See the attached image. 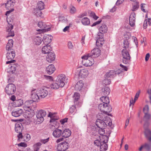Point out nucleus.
I'll list each match as a JSON object with an SVG mask.
<instances>
[{
  "label": "nucleus",
  "mask_w": 151,
  "mask_h": 151,
  "mask_svg": "<svg viewBox=\"0 0 151 151\" xmlns=\"http://www.w3.org/2000/svg\"><path fill=\"white\" fill-rule=\"evenodd\" d=\"M80 94L77 92L75 93L73 96L74 99V102L75 103L80 98Z\"/></svg>",
  "instance_id": "c03bdc74"
},
{
  "label": "nucleus",
  "mask_w": 151,
  "mask_h": 151,
  "mask_svg": "<svg viewBox=\"0 0 151 151\" xmlns=\"http://www.w3.org/2000/svg\"><path fill=\"white\" fill-rule=\"evenodd\" d=\"M98 108L101 112L105 114H107L112 111V108L109 104L106 106L104 104H100L98 106Z\"/></svg>",
  "instance_id": "0eeeda50"
},
{
  "label": "nucleus",
  "mask_w": 151,
  "mask_h": 151,
  "mask_svg": "<svg viewBox=\"0 0 151 151\" xmlns=\"http://www.w3.org/2000/svg\"><path fill=\"white\" fill-rule=\"evenodd\" d=\"M19 134L17 135L18 137L17 141L18 142H20L21 140V139H23V135H22V132H19Z\"/></svg>",
  "instance_id": "6e6d98bb"
},
{
  "label": "nucleus",
  "mask_w": 151,
  "mask_h": 151,
  "mask_svg": "<svg viewBox=\"0 0 151 151\" xmlns=\"http://www.w3.org/2000/svg\"><path fill=\"white\" fill-rule=\"evenodd\" d=\"M38 26L43 30L46 27V25L45 23H44L43 22H39L38 24Z\"/></svg>",
  "instance_id": "49530a36"
},
{
  "label": "nucleus",
  "mask_w": 151,
  "mask_h": 151,
  "mask_svg": "<svg viewBox=\"0 0 151 151\" xmlns=\"http://www.w3.org/2000/svg\"><path fill=\"white\" fill-rule=\"evenodd\" d=\"M69 147V144L66 141L61 143L57 147V149L60 151H64L67 149Z\"/></svg>",
  "instance_id": "1a4fd4ad"
},
{
  "label": "nucleus",
  "mask_w": 151,
  "mask_h": 151,
  "mask_svg": "<svg viewBox=\"0 0 151 151\" xmlns=\"http://www.w3.org/2000/svg\"><path fill=\"white\" fill-rule=\"evenodd\" d=\"M37 93L39 96L40 98H44L47 95L48 92L46 89L41 88L38 91Z\"/></svg>",
  "instance_id": "4468645a"
},
{
  "label": "nucleus",
  "mask_w": 151,
  "mask_h": 151,
  "mask_svg": "<svg viewBox=\"0 0 151 151\" xmlns=\"http://www.w3.org/2000/svg\"><path fill=\"white\" fill-rule=\"evenodd\" d=\"M15 80V76H11L10 77L8 80V82L9 83H12Z\"/></svg>",
  "instance_id": "4d7b16f0"
},
{
  "label": "nucleus",
  "mask_w": 151,
  "mask_h": 151,
  "mask_svg": "<svg viewBox=\"0 0 151 151\" xmlns=\"http://www.w3.org/2000/svg\"><path fill=\"white\" fill-rule=\"evenodd\" d=\"M103 41H100V40L97 39L96 42V46L98 47H101L103 45Z\"/></svg>",
  "instance_id": "603ef678"
},
{
  "label": "nucleus",
  "mask_w": 151,
  "mask_h": 151,
  "mask_svg": "<svg viewBox=\"0 0 151 151\" xmlns=\"http://www.w3.org/2000/svg\"><path fill=\"white\" fill-rule=\"evenodd\" d=\"M122 54L123 57L122 62L123 63L125 64L129 63L130 61V56L126 49L122 50Z\"/></svg>",
  "instance_id": "423d86ee"
},
{
  "label": "nucleus",
  "mask_w": 151,
  "mask_h": 151,
  "mask_svg": "<svg viewBox=\"0 0 151 151\" xmlns=\"http://www.w3.org/2000/svg\"><path fill=\"white\" fill-rule=\"evenodd\" d=\"M87 74V70L85 69H82L80 71L78 76H86Z\"/></svg>",
  "instance_id": "a18cd8bd"
},
{
  "label": "nucleus",
  "mask_w": 151,
  "mask_h": 151,
  "mask_svg": "<svg viewBox=\"0 0 151 151\" xmlns=\"http://www.w3.org/2000/svg\"><path fill=\"white\" fill-rule=\"evenodd\" d=\"M100 99L102 102V103L100 104H104L106 106L107 105V104H109L110 101L109 97L106 96H103L100 98Z\"/></svg>",
  "instance_id": "cd10ccee"
},
{
  "label": "nucleus",
  "mask_w": 151,
  "mask_h": 151,
  "mask_svg": "<svg viewBox=\"0 0 151 151\" xmlns=\"http://www.w3.org/2000/svg\"><path fill=\"white\" fill-rule=\"evenodd\" d=\"M76 110V107L74 106H72L70 108L69 111L71 114L73 113Z\"/></svg>",
  "instance_id": "052dcab7"
},
{
  "label": "nucleus",
  "mask_w": 151,
  "mask_h": 151,
  "mask_svg": "<svg viewBox=\"0 0 151 151\" xmlns=\"http://www.w3.org/2000/svg\"><path fill=\"white\" fill-rule=\"evenodd\" d=\"M55 58L54 53L52 52L49 53L46 57V60L49 63H52L54 61Z\"/></svg>",
  "instance_id": "a211bd4d"
},
{
  "label": "nucleus",
  "mask_w": 151,
  "mask_h": 151,
  "mask_svg": "<svg viewBox=\"0 0 151 151\" xmlns=\"http://www.w3.org/2000/svg\"><path fill=\"white\" fill-rule=\"evenodd\" d=\"M146 123L144 124V127L145 128V134L148 140L151 142V130H150L147 128H145Z\"/></svg>",
  "instance_id": "6ab92c4d"
},
{
  "label": "nucleus",
  "mask_w": 151,
  "mask_h": 151,
  "mask_svg": "<svg viewBox=\"0 0 151 151\" xmlns=\"http://www.w3.org/2000/svg\"><path fill=\"white\" fill-rule=\"evenodd\" d=\"M23 113V111L21 109L18 108L14 109L12 112V115L15 117L20 116Z\"/></svg>",
  "instance_id": "9b49d317"
},
{
  "label": "nucleus",
  "mask_w": 151,
  "mask_h": 151,
  "mask_svg": "<svg viewBox=\"0 0 151 151\" xmlns=\"http://www.w3.org/2000/svg\"><path fill=\"white\" fill-rule=\"evenodd\" d=\"M106 143H102L100 147V151H106L108 148V145Z\"/></svg>",
  "instance_id": "58836bf2"
},
{
  "label": "nucleus",
  "mask_w": 151,
  "mask_h": 151,
  "mask_svg": "<svg viewBox=\"0 0 151 151\" xmlns=\"http://www.w3.org/2000/svg\"><path fill=\"white\" fill-rule=\"evenodd\" d=\"M68 47L69 49H73L74 46L72 42L71 41H69L68 43Z\"/></svg>",
  "instance_id": "13d9d810"
},
{
  "label": "nucleus",
  "mask_w": 151,
  "mask_h": 151,
  "mask_svg": "<svg viewBox=\"0 0 151 151\" xmlns=\"http://www.w3.org/2000/svg\"><path fill=\"white\" fill-rule=\"evenodd\" d=\"M13 41L12 39L9 40L8 42L7 43L6 46V50H9L12 49L13 46Z\"/></svg>",
  "instance_id": "f704fd0d"
},
{
  "label": "nucleus",
  "mask_w": 151,
  "mask_h": 151,
  "mask_svg": "<svg viewBox=\"0 0 151 151\" xmlns=\"http://www.w3.org/2000/svg\"><path fill=\"white\" fill-rule=\"evenodd\" d=\"M68 78L66 76H58L56 82L53 83L50 85V87L54 89H57L59 87H63L68 82Z\"/></svg>",
  "instance_id": "f257e3e1"
},
{
  "label": "nucleus",
  "mask_w": 151,
  "mask_h": 151,
  "mask_svg": "<svg viewBox=\"0 0 151 151\" xmlns=\"http://www.w3.org/2000/svg\"><path fill=\"white\" fill-rule=\"evenodd\" d=\"M7 37H13L14 35V32L13 31H9Z\"/></svg>",
  "instance_id": "69168bd1"
},
{
  "label": "nucleus",
  "mask_w": 151,
  "mask_h": 151,
  "mask_svg": "<svg viewBox=\"0 0 151 151\" xmlns=\"http://www.w3.org/2000/svg\"><path fill=\"white\" fill-rule=\"evenodd\" d=\"M52 37L49 35H45L43 37L42 41L43 43L45 45H48L51 42V39Z\"/></svg>",
  "instance_id": "aec40b11"
},
{
  "label": "nucleus",
  "mask_w": 151,
  "mask_h": 151,
  "mask_svg": "<svg viewBox=\"0 0 151 151\" xmlns=\"http://www.w3.org/2000/svg\"><path fill=\"white\" fill-rule=\"evenodd\" d=\"M144 149L147 151H149L151 149V144L149 142H146L143 144Z\"/></svg>",
  "instance_id": "4c0bfd02"
},
{
  "label": "nucleus",
  "mask_w": 151,
  "mask_h": 151,
  "mask_svg": "<svg viewBox=\"0 0 151 151\" xmlns=\"http://www.w3.org/2000/svg\"><path fill=\"white\" fill-rule=\"evenodd\" d=\"M36 107L35 103L31 100H30L24 102L23 108L25 111H29L34 110Z\"/></svg>",
  "instance_id": "7ed1b4c3"
},
{
  "label": "nucleus",
  "mask_w": 151,
  "mask_h": 151,
  "mask_svg": "<svg viewBox=\"0 0 151 151\" xmlns=\"http://www.w3.org/2000/svg\"><path fill=\"white\" fill-rule=\"evenodd\" d=\"M33 12L35 15L37 17H41L42 14L41 10L39 9L38 8H35L34 9Z\"/></svg>",
  "instance_id": "7c9ffc66"
},
{
  "label": "nucleus",
  "mask_w": 151,
  "mask_h": 151,
  "mask_svg": "<svg viewBox=\"0 0 151 151\" xmlns=\"http://www.w3.org/2000/svg\"><path fill=\"white\" fill-rule=\"evenodd\" d=\"M104 33H103V32L99 31V32L98 33L97 35V39L100 40V41H104Z\"/></svg>",
  "instance_id": "a19ab883"
},
{
  "label": "nucleus",
  "mask_w": 151,
  "mask_h": 151,
  "mask_svg": "<svg viewBox=\"0 0 151 151\" xmlns=\"http://www.w3.org/2000/svg\"><path fill=\"white\" fill-rule=\"evenodd\" d=\"M36 117L38 119V121L42 122L44 120V117L46 115V112L45 111L41 109L37 111V112Z\"/></svg>",
  "instance_id": "6e6552de"
},
{
  "label": "nucleus",
  "mask_w": 151,
  "mask_h": 151,
  "mask_svg": "<svg viewBox=\"0 0 151 151\" xmlns=\"http://www.w3.org/2000/svg\"><path fill=\"white\" fill-rule=\"evenodd\" d=\"M18 66L17 64L10 65L9 68L7 69L8 72L10 74L15 73Z\"/></svg>",
  "instance_id": "ddd939ff"
},
{
  "label": "nucleus",
  "mask_w": 151,
  "mask_h": 151,
  "mask_svg": "<svg viewBox=\"0 0 151 151\" xmlns=\"http://www.w3.org/2000/svg\"><path fill=\"white\" fill-rule=\"evenodd\" d=\"M52 135L55 138H59L62 136V130L59 128H55L52 132Z\"/></svg>",
  "instance_id": "f3484780"
},
{
  "label": "nucleus",
  "mask_w": 151,
  "mask_h": 151,
  "mask_svg": "<svg viewBox=\"0 0 151 151\" xmlns=\"http://www.w3.org/2000/svg\"><path fill=\"white\" fill-rule=\"evenodd\" d=\"M83 86V82L82 80H80L77 82L75 86V89L77 91H81Z\"/></svg>",
  "instance_id": "b1692460"
},
{
  "label": "nucleus",
  "mask_w": 151,
  "mask_h": 151,
  "mask_svg": "<svg viewBox=\"0 0 151 151\" xmlns=\"http://www.w3.org/2000/svg\"><path fill=\"white\" fill-rule=\"evenodd\" d=\"M19 147H27V144L24 142H21L17 144Z\"/></svg>",
  "instance_id": "338daca9"
},
{
  "label": "nucleus",
  "mask_w": 151,
  "mask_h": 151,
  "mask_svg": "<svg viewBox=\"0 0 151 151\" xmlns=\"http://www.w3.org/2000/svg\"><path fill=\"white\" fill-rule=\"evenodd\" d=\"M101 52V51L99 49L96 48H94L91 51V53H88V54H90L92 57L94 56V58H96L98 57L100 55Z\"/></svg>",
  "instance_id": "2eb2a0df"
},
{
  "label": "nucleus",
  "mask_w": 151,
  "mask_h": 151,
  "mask_svg": "<svg viewBox=\"0 0 151 151\" xmlns=\"http://www.w3.org/2000/svg\"><path fill=\"white\" fill-rule=\"evenodd\" d=\"M100 32L106 33L108 30V28L106 25L104 24H102L99 28Z\"/></svg>",
  "instance_id": "473e14b6"
},
{
  "label": "nucleus",
  "mask_w": 151,
  "mask_h": 151,
  "mask_svg": "<svg viewBox=\"0 0 151 151\" xmlns=\"http://www.w3.org/2000/svg\"><path fill=\"white\" fill-rule=\"evenodd\" d=\"M31 139V136L29 134H26L24 135L23 139L24 141L28 142Z\"/></svg>",
  "instance_id": "79ce46f5"
},
{
  "label": "nucleus",
  "mask_w": 151,
  "mask_h": 151,
  "mask_svg": "<svg viewBox=\"0 0 151 151\" xmlns=\"http://www.w3.org/2000/svg\"><path fill=\"white\" fill-rule=\"evenodd\" d=\"M102 136V139L101 140L102 143H107L108 141L109 137L106 135H103Z\"/></svg>",
  "instance_id": "8fccbe9b"
},
{
  "label": "nucleus",
  "mask_w": 151,
  "mask_h": 151,
  "mask_svg": "<svg viewBox=\"0 0 151 151\" xmlns=\"http://www.w3.org/2000/svg\"><path fill=\"white\" fill-rule=\"evenodd\" d=\"M133 1L132 10V11L134 12L137 10L139 8V3L138 1Z\"/></svg>",
  "instance_id": "c9c22d12"
},
{
  "label": "nucleus",
  "mask_w": 151,
  "mask_h": 151,
  "mask_svg": "<svg viewBox=\"0 0 151 151\" xmlns=\"http://www.w3.org/2000/svg\"><path fill=\"white\" fill-rule=\"evenodd\" d=\"M42 41V38L40 37H35L34 39V43L37 45H40Z\"/></svg>",
  "instance_id": "c756f323"
},
{
  "label": "nucleus",
  "mask_w": 151,
  "mask_h": 151,
  "mask_svg": "<svg viewBox=\"0 0 151 151\" xmlns=\"http://www.w3.org/2000/svg\"><path fill=\"white\" fill-rule=\"evenodd\" d=\"M55 70V67L52 64H51L48 66L46 69V71L49 75H51L52 74Z\"/></svg>",
  "instance_id": "5701e85b"
},
{
  "label": "nucleus",
  "mask_w": 151,
  "mask_h": 151,
  "mask_svg": "<svg viewBox=\"0 0 151 151\" xmlns=\"http://www.w3.org/2000/svg\"><path fill=\"white\" fill-rule=\"evenodd\" d=\"M59 21L62 22H67V18L63 16H60L59 17Z\"/></svg>",
  "instance_id": "3c124183"
},
{
  "label": "nucleus",
  "mask_w": 151,
  "mask_h": 151,
  "mask_svg": "<svg viewBox=\"0 0 151 151\" xmlns=\"http://www.w3.org/2000/svg\"><path fill=\"white\" fill-rule=\"evenodd\" d=\"M136 14L134 12L131 14L129 17V23L130 25L133 27L135 25L136 19Z\"/></svg>",
  "instance_id": "dca6fc26"
},
{
  "label": "nucleus",
  "mask_w": 151,
  "mask_h": 151,
  "mask_svg": "<svg viewBox=\"0 0 151 151\" xmlns=\"http://www.w3.org/2000/svg\"><path fill=\"white\" fill-rule=\"evenodd\" d=\"M52 124H53L55 127V128H59L60 126V123L59 122L57 121L50 122Z\"/></svg>",
  "instance_id": "5fc2aeb1"
},
{
  "label": "nucleus",
  "mask_w": 151,
  "mask_h": 151,
  "mask_svg": "<svg viewBox=\"0 0 151 151\" xmlns=\"http://www.w3.org/2000/svg\"><path fill=\"white\" fill-rule=\"evenodd\" d=\"M49 137H48L47 138L45 139H41L40 140V141L41 143L45 144L47 142L49 141Z\"/></svg>",
  "instance_id": "e2e57ef3"
},
{
  "label": "nucleus",
  "mask_w": 151,
  "mask_h": 151,
  "mask_svg": "<svg viewBox=\"0 0 151 151\" xmlns=\"http://www.w3.org/2000/svg\"><path fill=\"white\" fill-rule=\"evenodd\" d=\"M45 79L46 80H49L50 81H53L54 80L52 76H45Z\"/></svg>",
  "instance_id": "0e129e2a"
},
{
  "label": "nucleus",
  "mask_w": 151,
  "mask_h": 151,
  "mask_svg": "<svg viewBox=\"0 0 151 151\" xmlns=\"http://www.w3.org/2000/svg\"><path fill=\"white\" fill-rule=\"evenodd\" d=\"M101 119H98L96 120V126L99 128H104L106 127L107 124L109 126H111L112 125V123L111 121H109V122H108L104 120V121L103 120H101L102 119L101 117H100Z\"/></svg>",
  "instance_id": "39448f33"
},
{
  "label": "nucleus",
  "mask_w": 151,
  "mask_h": 151,
  "mask_svg": "<svg viewBox=\"0 0 151 151\" xmlns=\"http://www.w3.org/2000/svg\"><path fill=\"white\" fill-rule=\"evenodd\" d=\"M76 9L74 6H73L70 9V13L71 14H74V13H75L76 12Z\"/></svg>",
  "instance_id": "774afa93"
},
{
  "label": "nucleus",
  "mask_w": 151,
  "mask_h": 151,
  "mask_svg": "<svg viewBox=\"0 0 151 151\" xmlns=\"http://www.w3.org/2000/svg\"><path fill=\"white\" fill-rule=\"evenodd\" d=\"M121 71L119 69L116 71L114 70H110L109 72H107L105 76H114V75H119L121 73Z\"/></svg>",
  "instance_id": "a878e982"
},
{
  "label": "nucleus",
  "mask_w": 151,
  "mask_h": 151,
  "mask_svg": "<svg viewBox=\"0 0 151 151\" xmlns=\"http://www.w3.org/2000/svg\"><path fill=\"white\" fill-rule=\"evenodd\" d=\"M110 76H109L107 78H106L103 80V84H105V85H109L110 84L111 82L110 79L108 78Z\"/></svg>",
  "instance_id": "de8ad7c7"
},
{
  "label": "nucleus",
  "mask_w": 151,
  "mask_h": 151,
  "mask_svg": "<svg viewBox=\"0 0 151 151\" xmlns=\"http://www.w3.org/2000/svg\"><path fill=\"white\" fill-rule=\"evenodd\" d=\"M15 56V52L14 50L11 49L8 50L6 55V57L8 60H12Z\"/></svg>",
  "instance_id": "f8f14e48"
},
{
  "label": "nucleus",
  "mask_w": 151,
  "mask_h": 151,
  "mask_svg": "<svg viewBox=\"0 0 151 151\" xmlns=\"http://www.w3.org/2000/svg\"><path fill=\"white\" fill-rule=\"evenodd\" d=\"M56 114V113L55 112H49L48 116L50 118V122L56 121L59 119V117L55 115Z\"/></svg>",
  "instance_id": "412c9836"
},
{
  "label": "nucleus",
  "mask_w": 151,
  "mask_h": 151,
  "mask_svg": "<svg viewBox=\"0 0 151 151\" xmlns=\"http://www.w3.org/2000/svg\"><path fill=\"white\" fill-rule=\"evenodd\" d=\"M71 134V131L68 129H66L62 130V137L64 138H66L70 136Z\"/></svg>",
  "instance_id": "393cba45"
},
{
  "label": "nucleus",
  "mask_w": 151,
  "mask_h": 151,
  "mask_svg": "<svg viewBox=\"0 0 151 151\" xmlns=\"http://www.w3.org/2000/svg\"><path fill=\"white\" fill-rule=\"evenodd\" d=\"M15 85L12 83H9L6 86L5 91L9 96L14 94L16 91Z\"/></svg>",
  "instance_id": "20e7f679"
},
{
  "label": "nucleus",
  "mask_w": 151,
  "mask_h": 151,
  "mask_svg": "<svg viewBox=\"0 0 151 151\" xmlns=\"http://www.w3.org/2000/svg\"><path fill=\"white\" fill-rule=\"evenodd\" d=\"M34 110L30 111L27 112L26 116L27 118L30 119L32 117L35 115Z\"/></svg>",
  "instance_id": "ea45409f"
},
{
  "label": "nucleus",
  "mask_w": 151,
  "mask_h": 151,
  "mask_svg": "<svg viewBox=\"0 0 151 151\" xmlns=\"http://www.w3.org/2000/svg\"><path fill=\"white\" fill-rule=\"evenodd\" d=\"M52 50V48L50 45H47L44 46L42 49V52L44 54L48 53Z\"/></svg>",
  "instance_id": "bb28decb"
},
{
  "label": "nucleus",
  "mask_w": 151,
  "mask_h": 151,
  "mask_svg": "<svg viewBox=\"0 0 151 151\" xmlns=\"http://www.w3.org/2000/svg\"><path fill=\"white\" fill-rule=\"evenodd\" d=\"M44 4L42 1H40L38 2L37 5V8H38L39 9L42 10L44 9Z\"/></svg>",
  "instance_id": "37998d69"
},
{
  "label": "nucleus",
  "mask_w": 151,
  "mask_h": 151,
  "mask_svg": "<svg viewBox=\"0 0 151 151\" xmlns=\"http://www.w3.org/2000/svg\"><path fill=\"white\" fill-rule=\"evenodd\" d=\"M102 139H96L94 142V144L95 145L97 146L98 147H100L101 145L103 143L101 141Z\"/></svg>",
  "instance_id": "09e8293b"
},
{
  "label": "nucleus",
  "mask_w": 151,
  "mask_h": 151,
  "mask_svg": "<svg viewBox=\"0 0 151 151\" xmlns=\"http://www.w3.org/2000/svg\"><path fill=\"white\" fill-rule=\"evenodd\" d=\"M35 90L36 89H33L31 91V94L32 101L35 103L36 101H38L40 99L39 95L35 93Z\"/></svg>",
  "instance_id": "9d476101"
},
{
  "label": "nucleus",
  "mask_w": 151,
  "mask_h": 151,
  "mask_svg": "<svg viewBox=\"0 0 151 151\" xmlns=\"http://www.w3.org/2000/svg\"><path fill=\"white\" fill-rule=\"evenodd\" d=\"M123 43L124 44V47L126 48L129 47V42L127 40H124Z\"/></svg>",
  "instance_id": "680f3d73"
},
{
  "label": "nucleus",
  "mask_w": 151,
  "mask_h": 151,
  "mask_svg": "<svg viewBox=\"0 0 151 151\" xmlns=\"http://www.w3.org/2000/svg\"><path fill=\"white\" fill-rule=\"evenodd\" d=\"M83 59L82 63L86 66H90L94 63V60L90 54L85 55L81 57Z\"/></svg>",
  "instance_id": "f03ea898"
},
{
  "label": "nucleus",
  "mask_w": 151,
  "mask_h": 151,
  "mask_svg": "<svg viewBox=\"0 0 151 151\" xmlns=\"http://www.w3.org/2000/svg\"><path fill=\"white\" fill-rule=\"evenodd\" d=\"M100 129L99 130V133L101 135H103L105 133V130L104 128H100Z\"/></svg>",
  "instance_id": "bf43d9fd"
},
{
  "label": "nucleus",
  "mask_w": 151,
  "mask_h": 151,
  "mask_svg": "<svg viewBox=\"0 0 151 151\" xmlns=\"http://www.w3.org/2000/svg\"><path fill=\"white\" fill-rule=\"evenodd\" d=\"M23 127L22 124L19 122L16 123L15 125V130L17 133L22 132Z\"/></svg>",
  "instance_id": "4be33fe9"
},
{
  "label": "nucleus",
  "mask_w": 151,
  "mask_h": 151,
  "mask_svg": "<svg viewBox=\"0 0 151 151\" xmlns=\"http://www.w3.org/2000/svg\"><path fill=\"white\" fill-rule=\"evenodd\" d=\"M149 110V107L148 105H146L143 109V111L145 114L148 113Z\"/></svg>",
  "instance_id": "864d4df0"
},
{
  "label": "nucleus",
  "mask_w": 151,
  "mask_h": 151,
  "mask_svg": "<svg viewBox=\"0 0 151 151\" xmlns=\"http://www.w3.org/2000/svg\"><path fill=\"white\" fill-rule=\"evenodd\" d=\"M101 94L104 96H106L110 93V89L107 87H104L101 89Z\"/></svg>",
  "instance_id": "c85d7f7f"
},
{
  "label": "nucleus",
  "mask_w": 151,
  "mask_h": 151,
  "mask_svg": "<svg viewBox=\"0 0 151 151\" xmlns=\"http://www.w3.org/2000/svg\"><path fill=\"white\" fill-rule=\"evenodd\" d=\"M7 2L5 4V7L6 9H9L10 7H12L14 3L12 1L7 0Z\"/></svg>",
  "instance_id": "72a5a7b5"
},
{
  "label": "nucleus",
  "mask_w": 151,
  "mask_h": 151,
  "mask_svg": "<svg viewBox=\"0 0 151 151\" xmlns=\"http://www.w3.org/2000/svg\"><path fill=\"white\" fill-rule=\"evenodd\" d=\"M23 104V101L22 99H17L14 102V105L15 107H19Z\"/></svg>",
  "instance_id": "2f4dec72"
},
{
  "label": "nucleus",
  "mask_w": 151,
  "mask_h": 151,
  "mask_svg": "<svg viewBox=\"0 0 151 151\" xmlns=\"http://www.w3.org/2000/svg\"><path fill=\"white\" fill-rule=\"evenodd\" d=\"M81 22L84 25H88L90 24V21L88 18L87 17H85L82 19Z\"/></svg>",
  "instance_id": "e433bc0d"
}]
</instances>
